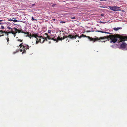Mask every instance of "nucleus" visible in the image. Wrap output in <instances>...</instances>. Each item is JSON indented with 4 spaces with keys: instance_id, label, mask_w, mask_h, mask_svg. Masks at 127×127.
<instances>
[{
    "instance_id": "1a4fd4ad",
    "label": "nucleus",
    "mask_w": 127,
    "mask_h": 127,
    "mask_svg": "<svg viewBox=\"0 0 127 127\" xmlns=\"http://www.w3.org/2000/svg\"><path fill=\"white\" fill-rule=\"evenodd\" d=\"M121 28H118V27L117 28H113V29L117 31L118 30H119V29H120Z\"/></svg>"
},
{
    "instance_id": "9b49d317",
    "label": "nucleus",
    "mask_w": 127,
    "mask_h": 127,
    "mask_svg": "<svg viewBox=\"0 0 127 127\" xmlns=\"http://www.w3.org/2000/svg\"><path fill=\"white\" fill-rule=\"evenodd\" d=\"M109 8L111 10L114 11V6H109Z\"/></svg>"
},
{
    "instance_id": "ea45409f",
    "label": "nucleus",
    "mask_w": 127,
    "mask_h": 127,
    "mask_svg": "<svg viewBox=\"0 0 127 127\" xmlns=\"http://www.w3.org/2000/svg\"><path fill=\"white\" fill-rule=\"evenodd\" d=\"M111 46L112 47L113 46Z\"/></svg>"
},
{
    "instance_id": "39448f33",
    "label": "nucleus",
    "mask_w": 127,
    "mask_h": 127,
    "mask_svg": "<svg viewBox=\"0 0 127 127\" xmlns=\"http://www.w3.org/2000/svg\"><path fill=\"white\" fill-rule=\"evenodd\" d=\"M121 48L124 50H127V44L125 43H122L121 45Z\"/></svg>"
},
{
    "instance_id": "ddd939ff",
    "label": "nucleus",
    "mask_w": 127,
    "mask_h": 127,
    "mask_svg": "<svg viewBox=\"0 0 127 127\" xmlns=\"http://www.w3.org/2000/svg\"><path fill=\"white\" fill-rule=\"evenodd\" d=\"M11 33L13 35L16 34V33H15L14 32H13L12 30L11 31Z\"/></svg>"
},
{
    "instance_id": "6e6552de",
    "label": "nucleus",
    "mask_w": 127,
    "mask_h": 127,
    "mask_svg": "<svg viewBox=\"0 0 127 127\" xmlns=\"http://www.w3.org/2000/svg\"><path fill=\"white\" fill-rule=\"evenodd\" d=\"M96 31L98 32H102V33H108V34H111V33H109V32H104L103 31Z\"/></svg>"
},
{
    "instance_id": "6ab92c4d",
    "label": "nucleus",
    "mask_w": 127,
    "mask_h": 127,
    "mask_svg": "<svg viewBox=\"0 0 127 127\" xmlns=\"http://www.w3.org/2000/svg\"><path fill=\"white\" fill-rule=\"evenodd\" d=\"M56 5V4H53L52 6L53 7H54Z\"/></svg>"
},
{
    "instance_id": "f03ea898",
    "label": "nucleus",
    "mask_w": 127,
    "mask_h": 127,
    "mask_svg": "<svg viewBox=\"0 0 127 127\" xmlns=\"http://www.w3.org/2000/svg\"><path fill=\"white\" fill-rule=\"evenodd\" d=\"M19 46L21 47H22V49H20V51L22 52V54L23 53H26V50L29 49V46L25 44L24 45H22V44H21L19 45Z\"/></svg>"
},
{
    "instance_id": "9d476101",
    "label": "nucleus",
    "mask_w": 127,
    "mask_h": 127,
    "mask_svg": "<svg viewBox=\"0 0 127 127\" xmlns=\"http://www.w3.org/2000/svg\"><path fill=\"white\" fill-rule=\"evenodd\" d=\"M0 33H1V34H2L4 33H5L6 34V33L5 32L1 30L0 31Z\"/></svg>"
},
{
    "instance_id": "e433bc0d",
    "label": "nucleus",
    "mask_w": 127,
    "mask_h": 127,
    "mask_svg": "<svg viewBox=\"0 0 127 127\" xmlns=\"http://www.w3.org/2000/svg\"><path fill=\"white\" fill-rule=\"evenodd\" d=\"M2 21V20H0V22H1V21Z\"/></svg>"
},
{
    "instance_id": "393cba45",
    "label": "nucleus",
    "mask_w": 127,
    "mask_h": 127,
    "mask_svg": "<svg viewBox=\"0 0 127 127\" xmlns=\"http://www.w3.org/2000/svg\"><path fill=\"white\" fill-rule=\"evenodd\" d=\"M47 38L49 39H51V38H50V37H49V36H47Z\"/></svg>"
},
{
    "instance_id": "c756f323",
    "label": "nucleus",
    "mask_w": 127,
    "mask_h": 127,
    "mask_svg": "<svg viewBox=\"0 0 127 127\" xmlns=\"http://www.w3.org/2000/svg\"><path fill=\"white\" fill-rule=\"evenodd\" d=\"M100 1L106 0H100Z\"/></svg>"
},
{
    "instance_id": "0eeeda50",
    "label": "nucleus",
    "mask_w": 127,
    "mask_h": 127,
    "mask_svg": "<svg viewBox=\"0 0 127 127\" xmlns=\"http://www.w3.org/2000/svg\"><path fill=\"white\" fill-rule=\"evenodd\" d=\"M73 36L72 35H69V38L72 39V38H74V39H75L76 38V36Z\"/></svg>"
},
{
    "instance_id": "4468645a",
    "label": "nucleus",
    "mask_w": 127,
    "mask_h": 127,
    "mask_svg": "<svg viewBox=\"0 0 127 127\" xmlns=\"http://www.w3.org/2000/svg\"><path fill=\"white\" fill-rule=\"evenodd\" d=\"M14 29L15 31H19V30L18 29H17L16 28H14Z\"/></svg>"
},
{
    "instance_id": "20e7f679",
    "label": "nucleus",
    "mask_w": 127,
    "mask_h": 127,
    "mask_svg": "<svg viewBox=\"0 0 127 127\" xmlns=\"http://www.w3.org/2000/svg\"><path fill=\"white\" fill-rule=\"evenodd\" d=\"M88 37V39L91 41H93V43H94L95 41L98 40L99 39V38L98 37H96L95 39H94L92 37H90L89 36H87L86 35H84L83 34H82L81 36H78V37L79 38H80L81 37Z\"/></svg>"
},
{
    "instance_id": "79ce46f5",
    "label": "nucleus",
    "mask_w": 127,
    "mask_h": 127,
    "mask_svg": "<svg viewBox=\"0 0 127 127\" xmlns=\"http://www.w3.org/2000/svg\"><path fill=\"white\" fill-rule=\"evenodd\" d=\"M0 24H1L0 23Z\"/></svg>"
},
{
    "instance_id": "2eb2a0df",
    "label": "nucleus",
    "mask_w": 127,
    "mask_h": 127,
    "mask_svg": "<svg viewBox=\"0 0 127 127\" xmlns=\"http://www.w3.org/2000/svg\"><path fill=\"white\" fill-rule=\"evenodd\" d=\"M13 21L14 22H18V21L17 20H16V19H14V20H13Z\"/></svg>"
},
{
    "instance_id": "72a5a7b5",
    "label": "nucleus",
    "mask_w": 127,
    "mask_h": 127,
    "mask_svg": "<svg viewBox=\"0 0 127 127\" xmlns=\"http://www.w3.org/2000/svg\"><path fill=\"white\" fill-rule=\"evenodd\" d=\"M17 32H15V33H16V34L17 33Z\"/></svg>"
},
{
    "instance_id": "cd10ccee",
    "label": "nucleus",
    "mask_w": 127,
    "mask_h": 127,
    "mask_svg": "<svg viewBox=\"0 0 127 127\" xmlns=\"http://www.w3.org/2000/svg\"><path fill=\"white\" fill-rule=\"evenodd\" d=\"M18 51H17L16 52H14L13 53V54H15L16 52H17Z\"/></svg>"
},
{
    "instance_id": "a211bd4d",
    "label": "nucleus",
    "mask_w": 127,
    "mask_h": 127,
    "mask_svg": "<svg viewBox=\"0 0 127 127\" xmlns=\"http://www.w3.org/2000/svg\"><path fill=\"white\" fill-rule=\"evenodd\" d=\"M65 23V22L64 21H61L60 22V23Z\"/></svg>"
},
{
    "instance_id": "58836bf2",
    "label": "nucleus",
    "mask_w": 127,
    "mask_h": 127,
    "mask_svg": "<svg viewBox=\"0 0 127 127\" xmlns=\"http://www.w3.org/2000/svg\"><path fill=\"white\" fill-rule=\"evenodd\" d=\"M40 39L39 40V41H40Z\"/></svg>"
},
{
    "instance_id": "f3484780",
    "label": "nucleus",
    "mask_w": 127,
    "mask_h": 127,
    "mask_svg": "<svg viewBox=\"0 0 127 127\" xmlns=\"http://www.w3.org/2000/svg\"><path fill=\"white\" fill-rule=\"evenodd\" d=\"M11 33V31L9 32L7 34V35L8 36V33Z\"/></svg>"
},
{
    "instance_id": "473e14b6",
    "label": "nucleus",
    "mask_w": 127,
    "mask_h": 127,
    "mask_svg": "<svg viewBox=\"0 0 127 127\" xmlns=\"http://www.w3.org/2000/svg\"><path fill=\"white\" fill-rule=\"evenodd\" d=\"M10 20V21H13V20Z\"/></svg>"
},
{
    "instance_id": "f257e3e1",
    "label": "nucleus",
    "mask_w": 127,
    "mask_h": 127,
    "mask_svg": "<svg viewBox=\"0 0 127 127\" xmlns=\"http://www.w3.org/2000/svg\"><path fill=\"white\" fill-rule=\"evenodd\" d=\"M118 38L119 39V42L124 41L127 40V36H122L118 35H109L104 36L102 37H100L99 38V39H108V40H110V42L115 43L118 40Z\"/></svg>"
},
{
    "instance_id": "a19ab883",
    "label": "nucleus",
    "mask_w": 127,
    "mask_h": 127,
    "mask_svg": "<svg viewBox=\"0 0 127 127\" xmlns=\"http://www.w3.org/2000/svg\"><path fill=\"white\" fill-rule=\"evenodd\" d=\"M104 42H105V41H103Z\"/></svg>"
},
{
    "instance_id": "b1692460",
    "label": "nucleus",
    "mask_w": 127,
    "mask_h": 127,
    "mask_svg": "<svg viewBox=\"0 0 127 127\" xmlns=\"http://www.w3.org/2000/svg\"><path fill=\"white\" fill-rule=\"evenodd\" d=\"M32 20L33 21H34L35 20L34 19L33 17H32Z\"/></svg>"
},
{
    "instance_id": "bb28decb",
    "label": "nucleus",
    "mask_w": 127,
    "mask_h": 127,
    "mask_svg": "<svg viewBox=\"0 0 127 127\" xmlns=\"http://www.w3.org/2000/svg\"><path fill=\"white\" fill-rule=\"evenodd\" d=\"M4 35L3 34V35H0V36H4Z\"/></svg>"
},
{
    "instance_id": "c85d7f7f",
    "label": "nucleus",
    "mask_w": 127,
    "mask_h": 127,
    "mask_svg": "<svg viewBox=\"0 0 127 127\" xmlns=\"http://www.w3.org/2000/svg\"><path fill=\"white\" fill-rule=\"evenodd\" d=\"M101 15L102 16H104V15L103 14H101Z\"/></svg>"
},
{
    "instance_id": "4be33fe9",
    "label": "nucleus",
    "mask_w": 127,
    "mask_h": 127,
    "mask_svg": "<svg viewBox=\"0 0 127 127\" xmlns=\"http://www.w3.org/2000/svg\"><path fill=\"white\" fill-rule=\"evenodd\" d=\"M7 28H8V29H9V30H10V29H11V30H12V28H11L10 27H8Z\"/></svg>"
},
{
    "instance_id": "412c9836",
    "label": "nucleus",
    "mask_w": 127,
    "mask_h": 127,
    "mask_svg": "<svg viewBox=\"0 0 127 127\" xmlns=\"http://www.w3.org/2000/svg\"><path fill=\"white\" fill-rule=\"evenodd\" d=\"M1 28L2 29H3L4 28V27L3 26H1Z\"/></svg>"
},
{
    "instance_id": "5701e85b",
    "label": "nucleus",
    "mask_w": 127,
    "mask_h": 127,
    "mask_svg": "<svg viewBox=\"0 0 127 127\" xmlns=\"http://www.w3.org/2000/svg\"><path fill=\"white\" fill-rule=\"evenodd\" d=\"M71 18L72 19H75V17H71Z\"/></svg>"
},
{
    "instance_id": "c9c22d12",
    "label": "nucleus",
    "mask_w": 127,
    "mask_h": 127,
    "mask_svg": "<svg viewBox=\"0 0 127 127\" xmlns=\"http://www.w3.org/2000/svg\"><path fill=\"white\" fill-rule=\"evenodd\" d=\"M43 40V41L42 42V43H43V42H44V40Z\"/></svg>"
},
{
    "instance_id": "dca6fc26",
    "label": "nucleus",
    "mask_w": 127,
    "mask_h": 127,
    "mask_svg": "<svg viewBox=\"0 0 127 127\" xmlns=\"http://www.w3.org/2000/svg\"><path fill=\"white\" fill-rule=\"evenodd\" d=\"M51 31L50 30H48V33H51Z\"/></svg>"
},
{
    "instance_id": "f704fd0d",
    "label": "nucleus",
    "mask_w": 127,
    "mask_h": 127,
    "mask_svg": "<svg viewBox=\"0 0 127 127\" xmlns=\"http://www.w3.org/2000/svg\"><path fill=\"white\" fill-rule=\"evenodd\" d=\"M53 20H55V19H53Z\"/></svg>"
},
{
    "instance_id": "4c0bfd02",
    "label": "nucleus",
    "mask_w": 127,
    "mask_h": 127,
    "mask_svg": "<svg viewBox=\"0 0 127 127\" xmlns=\"http://www.w3.org/2000/svg\"><path fill=\"white\" fill-rule=\"evenodd\" d=\"M105 31H108V30H106Z\"/></svg>"
},
{
    "instance_id": "a878e982",
    "label": "nucleus",
    "mask_w": 127,
    "mask_h": 127,
    "mask_svg": "<svg viewBox=\"0 0 127 127\" xmlns=\"http://www.w3.org/2000/svg\"><path fill=\"white\" fill-rule=\"evenodd\" d=\"M6 39L7 40V41H9V40L8 39V37Z\"/></svg>"
},
{
    "instance_id": "7ed1b4c3",
    "label": "nucleus",
    "mask_w": 127,
    "mask_h": 127,
    "mask_svg": "<svg viewBox=\"0 0 127 127\" xmlns=\"http://www.w3.org/2000/svg\"><path fill=\"white\" fill-rule=\"evenodd\" d=\"M22 33H24L26 34H27V35H26V36H29L30 37V38H31V37H34L35 38H36V39H35V40H36V44H37L38 42H37L38 40V39L37 38H39V37L36 34H33L32 35H31V34H30L29 35V32H22Z\"/></svg>"
},
{
    "instance_id": "aec40b11",
    "label": "nucleus",
    "mask_w": 127,
    "mask_h": 127,
    "mask_svg": "<svg viewBox=\"0 0 127 127\" xmlns=\"http://www.w3.org/2000/svg\"><path fill=\"white\" fill-rule=\"evenodd\" d=\"M18 41H21V42H22L23 41V40H21V39H19L18 40Z\"/></svg>"
},
{
    "instance_id": "2f4dec72",
    "label": "nucleus",
    "mask_w": 127,
    "mask_h": 127,
    "mask_svg": "<svg viewBox=\"0 0 127 127\" xmlns=\"http://www.w3.org/2000/svg\"><path fill=\"white\" fill-rule=\"evenodd\" d=\"M104 7V8H106V7Z\"/></svg>"
},
{
    "instance_id": "7c9ffc66",
    "label": "nucleus",
    "mask_w": 127,
    "mask_h": 127,
    "mask_svg": "<svg viewBox=\"0 0 127 127\" xmlns=\"http://www.w3.org/2000/svg\"><path fill=\"white\" fill-rule=\"evenodd\" d=\"M15 34H14V37H15Z\"/></svg>"
},
{
    "instance_id": "f8f14e48",
    "label": "nucleus",
    "mask_w": 127,
    "mask_h": 127,
    "mask_svg": "<svg viewBox=\"0 0 127 127\" xmlns=\"http://www.w3.org/2000/svg\"><path fill=\"white\" fill-rule=\"evenodd\" d=\"M55 38L54 37V38H52V39L53 40H54V41H56L57 40V39H56V38Z\"/></svg>"
},
{
    "instance_id": "423d86ee",
    "label": "nucleus",
    "mask_w": 127,
    "mask_h": 127,
    "mask_svg": "<svg viewBox=\"0 0 127 127\" xmlns=\"http://www.w3.org/2000/svg\"><path fill=\"white\" fill-rule=\"evenodd\" d=\"M119 8L120 7H118L116 6H114V11H116L119 10Z\"/></svg>"
}]
</instances>
